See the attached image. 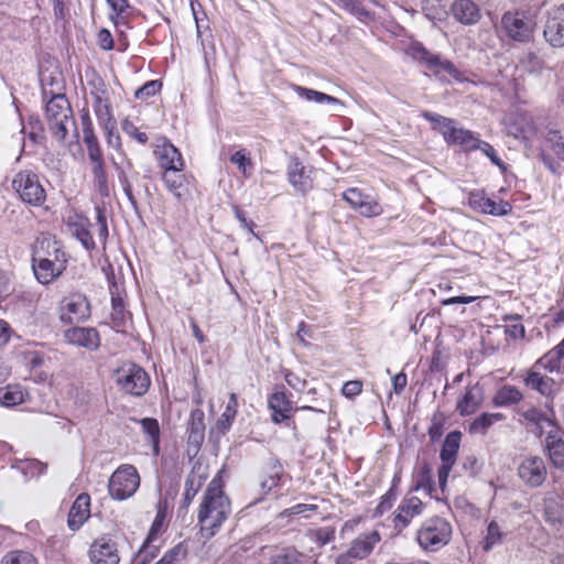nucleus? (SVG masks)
<instances>
[{
  "label": "nucleus",
  "instance_id": "1",
  "mask_svg": "<svg viewBox=\"0 0 564 564\" xmlns=\"http://www.w3.org/2000/svg\"><path fill=\"white\" fill-rule=\"evenodd\" d=\"M223 487L220 470L205 490L197 511V520L205 538L214 536L231 512L230 500Z\"/></svg>",
  "mask_w": 564,
  "mask_h": 564
},
{
  "label": "nucleus",
  "instance_id": "2",
  "mask_svg": "<svg viewBox=\"0 0 564 564\" xmlns=\"http://www.w3.org/2000/svg\"><path fill=\"white\" fill-rule=\"evenodd\" d=\"M67 258L61 243L48 235L36 238L32 249V268L37 281L48 284L66 269Z\"/></svg>",
  "mask_w": 564,
  "mask_h": 564
},
{
  "label": "nucleus",
  "instance_id": "3",
  "mask_svg": "<svg viewBox=\"0 0 564 564\" xmlns=\"http://www.w3.org/2000/svg\"><path fill=\"white\" fill-rule=\"evenodd\" d=\"M421 116L438 131L449 145H459L464 151H475L478 135L460 127L455 120L431 111H423Z\"/></svg>",
  "mask_w": 564,
  "mask_h": 564
},
{
  "label": "nucleus",
  "instance_id": "4",
  "mask_svg": "<svg viewBox=\"0 0 564 564\" xmlns=\"http://www.w3.org/2000/svg\"><path fill=\"white\" fill-rule=\"evenodd\" d=\"M45 113L53 137L59 142L65 141L69 127L75 128L70 105L65 96H53L46 104Z\"/></svg>",
  "mask_w": 564,
  "mask_h": 564
},
{
  "label": "nucleus",
  "instance_id": "5",
  "mask_svg": "<svg viewBox=\"0 0 564 564\" xmlns=\"http://www.w3.org/2000/svg\"><path fill=\"white\" fill-rule=\"evenodd\" d=\"M452 535V527L443 518L434 517L423 522L416 533V540L425 551H437L446 545Z\"/></svg>",
  "mask_w": 564,
  "mask_h": 564
},
{
  "label": "nucleus",
  "instance_id": "6",
  "mask_svg": "<svg viewBox=\"0 0 564 564\" xmlns=\"http://www.w3.org/2000/svg\"><path fill=\"white\" fill-rule=\"evenodd\" d=\"M117 386L126 393L141 397L150 387V378L145 370L133 362H126L113 373Z\"/></svg>",
  "mask_w": 564,
  "mask_h": 564
},
{
  "label": "nucleus",
  "instance_id": "7",
  "mask_svg": "<svg viewBox=\"0 0 564 564\" xmlns=\"http://www.w3.org/2000/svg\"><path fill=\"white\" fill-rule=\"evenodd\" d=\"M140 486V476L132 465H121L111 475L108 481V491L115 500H126L134 495Z\"/></svg>",
  "mask_w": 564,
  "mask_h": 564
},
{
  "label": "nucleus",
  "instance_id": "8",
  "mask_svg": "<svg viewBox=\"0 0 564 564\" xmlns=\"http://www.w3.org/2000/svg\"><path fill=\"white\" fill-rule=\"evenodd\" d=\"M12 186L26 204L40 206L45 202V189L41 185L39 176L32 171L19 172L12 181Z\"/></svg>",
  "mask_w": 564,
  "mask_h": 564
},
{
  "label": "nucleus",
  "instance_id": "9",
  "mask_svg": "<svg viewBox=\"0 0 564 564\" xmlns=\"http://www.w3.org/2000/svg\"><path fill=\"white\" fill-rule=\"evenodd\" d=\"M90 315V305L84 294L72 293L59 304V318L65 324L80 323Z\"/></svg>",
  "mask_w": 564,
  "mask_h": 564
},
{
  "label": "nucleus",
  "instance_id": "10",
  "mask_svg": "<svg viewBox=\"0 0 564 564\" xmlns=\"http://www.w3.org/2000/svg\"><path fill=\"white\" fill-rule=\"evenodd\" d=\"M501 25L507 35L514 41L525 42L531 37L534 22L524 12H506L501 19Z\"/></svg>",
  "mask_w": 564,
  "mask_h": 564
},
{
  "label": "nucleus",
  "instance_id": "11",
  "mask_svg": "<svg viewBox=\"0 0 564 564\" xmlns=\"http://www.w3.org/2000/svg\"><path fill=\"white\" fill-rule=\"evenodd\" d=\"M100 127L105 132L107 144L110 148L117 150L119 152V154L123 156V161L126 162V167L120 165L119 163H117L115 160H113V164H115L117 171L119 172V180L121 182V185H122V188H123L126 195L128 196V198L131 202H133L131 185H130L127 174H126V169H131L132 163L129 159L126 158V154L122 151L121 138H120L119 133L117 132V122L115 120V121H111V123L109 122V123L102 124Z\"/></svg>",
  "mask_w": 564,
  "mask_h": 564
},
{
  "label": "nucleus",
  "instance_id": "12",
  "mask_svg": "<svg viewBox=\"0 0 564 564\" xmlns=\"http://www.w3.org/2000/svg\"><path fill=\"white\" fill-rule=\"evenodd\" d=\"M543 35L551 46H564V3L552 8L547 12Z\"/></svg>",
  "mask_w": 564,
  "mask_h": 564
},
{
  "label": "nucleus",
  "instance_id": "13",
  "mask_svg": "<svg viewBox=\"0 0 564 564\" xmlns=\"http://www.w3.org/2000/svg\"><path fill=\"white\" fill-rule=\"evenodd\" d=\"M425 509V503L416 497H404L395 510L393 518V528L401 532L410 525L411 521L421 516Z\"/></svg>",
  "mask_w": 564,
  "mask_h": 564
},
{
  "label": "nucleus",
  "instance_id": "14",
  "mask_svg": "<svg viewBox=\"0 0 564 564\" xmlns=\"http://www.w3.org/2000/svg\"><path fill=\"white\" fill-rule=\"evenodd\" d=\"M93 564H118L120 555L117 543L108 536L96 539L88 551Z\"/></svg>",
  "mask_w": 564,
  "mask_h": 564
},
{
  "label": "nucleus",
  "instance_id": "15",
  "mask_svg": "<svg viewBox=\"0 0 564 564\" xmlns=\"http://www.w3.org/2000/svg\"><path fill=\"white\" fill-rule=\"evenodd\" d=\"M154 154L159 164L166 172H181L184 167V161L181 152L166 139L158 140Z\"/></svg>",
  "mask_w": 564,
  "mask_h": 564
},
{
  "label": "nucleus",
  "instance_id": "16",
  "mask_svg": "<svg viewBox=\"0 0 564 564\" xmlns=\"http://www.w3.org/2000/svg\"><path fill=\"white\" fill-rule=\"evenodd\" d=\"M343 197L354 209L365 217H376L383 212L378 202L362 194L357 188H348L344 192Z\"/></svg>",
  "mask_w": 564,
  "mask_h": 564
},
{
  "label": "nucleus",
  "instance_id": "17",
  "mask_svg": "<svg viewBox=\"0 0 564 564\" xmlns=\"http://www.w3.org/2000/svg\"><path fill=\"white\" fill-rule=\"evenodd\" d=\"M534 368L546 370L556 381L564 380V338L562 341L542 356L535 364Z\"/></svg>",
  "mask_w": 564,
  "mask_h": 564
},
{
  "label": "nucleus",
  "instance_id": "18",
  "mask_svg": "<svg viewBox=\"0 0 564 564\" xmlns=\"http://www.w3.org/2000/svg\"><path fill=\"white\" fill-rule=\"evenodd\" d=\"M520 478L532 487L541 486L546 478V467L541 457L525 458L519 466Z\"/></svg>",
  "mask_w": 564,
  "mask_h": 564
},
{
  "label": "nucleus",
  "instance_id": "19",
  "mask_svg": "<svg viewBox=\"0 0 564 564\" xmlns=\"http://www.w3.org/2000/svg\"><path fill=\"white\" fill-rule=\"evenodd\" d=\"M163 521L164 516L159 512L150 528L143 545L133 558L132 564H148L155 556L158 546L153 545V542L158 539V535L163 528Z\"/></svg>",
  "mask_w": 564,
  "mask_h": 564
},
{
  "label": "nucleus",
  "instance_id": "20",
  "mask_svg": "<svg viewBox=\"0 0 564 564\" xmlns=\"http://www.w3.org/2000/svg\"><path fill=\"white\" fill-rule=\"evenodd\" d=\"M68 344L95 350L100 345L99 334L91 327H72L64 333Z\"/></svg>",
  "mask_w": 564,
  "mask_h": 564
},
{
  "label": "nucleus",
  "instance_id": "21",
  "mask_svg": "<svg viewBox=\"0 0 564 564\" xmlns=\"http://www.w3.org/2000/svg\"><path fill=\"white\" fill-rule=\"evenodd\" d=\"M312 169L304 166L297 158H293L288 166L290 184L299 192L305 193L313 186Z\"/></svg>",
  "mask_w": 564,
  "mask_h": 564
},
{
  "label": "nucleus",
  "instance_id": "22",
  "mask_svg": "<svg viewBox=\"0 0 564 564\" xmlns=\"http://www.w3.org/2000/svg\"><path fill=\"white\" fill-rule=\"evenodd\" d=\"M416 57L425 62L429 68L433 70L436 75L447 74L454 79H462L459 70L448 59H443L438 55L431 54L425 48H419Z\"/></svg>",
  "mask_w": 564,
  "mask_h": 564
},
{
  "label": "nucleus",
  "instance_id": "23",
  "mask_svg": "<svg viewBox=\"0 0 564 564\" xmlns=\"http://www.w3.org/2000/svg\"><path fill=\"white\" fill-rule=\"evenodd\" d=\"M416 57L425 62L429 68L433 70L436 75L447 74L454 79H462L459 70L448 59H443L438 55L431 54L425 48H419Z\"/></svg>",
  "mask_w": 564,
  "mask_h": 564
},
{
  "label": "nucleus",
  "instance_id": "24",
  "mask_svg": "<svg viewBox=\"0 0 564 564\" xmlns=\"http://www.w3.org/2000/svg\"><path fill=\"white\" fill-rule=\"evenodd\" d=\"M469 205L471 208L485 214L495 216L507 215L511 210V206L507 202L497 203L485 196L481 192H473L469 195Z\"/></svg>",
  "mask_w": 564,
  "mask_h": 564
},
{
  "label": "nucleus",
  "instance_id": "25",
  "mask_svg": "<svg viewBox=\"0 0 564 564\" xmlns=\"http://www.w3.org/2000/svg\"><path fill=\"white\" fill-rule=\"evenodd\" d=\"M484 398V389L479 383L468 386L456 403V411L462 416L471 415L480 408Z\"/></svg>",
  "mask_w": 564,
  "mask_h": 564
},
{
  "label": "nucleus",
  "instance_id": "26",
  "mask_svg": "<svg viewBox=\"0 0 564 564\" xmlns=\"http://www.w3.org/2000/svg\"><path fill=\"white\" fill-rule=\"evenodd\" d=\"M520 414L527 421L528 425L539 429L540 433H543L546 427H550V430L556 427L554 423V411L549 403H546L545 411L531 406L521 411Z\"/></svg>",
  "mask_w": 564,
  "mask_h": 564
},
{
  "label": "nucleus",
  "instance_id": "27",
  "mask_svg": "<svg viewBox=\"0 0 564 564\" xmlns=\"http://www.w3.org/2000/svg\"><path fill=\"white\" fill-rule=\"evenodd\" d=\"M89 507V495L80 494L68 512L67 524L72 531H77L87 521L90 516Z\"/></svg>",
  "mask_w": 564,
  "mask_h": 564
},
{
  "label": "nucleus",
  "instance_id": "28",
  "mask_svg": "<svg viewBox=\"0 0 564 564\" xmlns=\"http://www.w3.org/2000/svg\"><path fill=\"white\" fill-rule=\"evenodd\" d=\"M451 10L454 18L466 25L475 24L480 19V10L471 0H455Z\"/></svg>",
  "mask_w": 564,
  "mask_h": 564
},
{
  "label": "nucleus",
  "instance_id": "29",
  "mask_svg": "<svg viewBox=\"0 0 564 564\" xmlns=\"http://www.w3.org/2000/svg\"><path fill=\"white\" fill-rule=\"evenodd\" d=\"M206 479L207 474L204 470L202 471L200 466H195L185 481V490L183 494L184 508H187L192 503Z\"/></svg>",
  "mask_w": 564,
  "mask_h": 564
},
{
  "label": "nucleus",
  "instance_id": "30",
  "mask_svg": "<svg viewBox=\"0 0 564 564\" xmlns=\"http://www.w3.org/2000/svg\"><path fill=\"white\" fill-rule=\"evenodd\" d=\"M93 109L97 117L99 126L111 123L115 121L111 105L107 97L106 90H96L91 93Z\"/></svg>",
  "mask_w": 564,
  "mask_h": 564
},
{
  "label": "nucleus",
  "instance_id": "31",
  "mask_svg": "<svg viewBox=\"0 0 564 564\" xmlns=\"http://www.w3.org/2000/svg\"><path fill=\"white\" fill-rule=\"evenodd\" d=\"M379 541L380 536L377 531L361 534L352 541L349 547L350 554L358 560L365 558L371 553Z\"/></svg>",
  "mask_w": 564,
  "mask_h": 564
},
{
  "label": "nucleus",
  "instance_id": "32",
  "mask_svg": "<svg viewBox=\"0 0 564 564\" xmlns=\"http://www.w3.org/2000/svg\"><path fill=\"white\" fill-rule=\"evenodd\" d=\"M269 408L273 411L272 420L275 423H281L289 417L292 403L283 391H275L269 398Z\"/></svg>",
  "mask_w": 564,
  "mask_h": 564
},
{
  "label": "nucleus",
  "instance_id": "33",
  "mask_svg": "<svg viewBox=\"0 0 564 564\" xmlns=\"http://www.w3.org/2000/svg\"><path fill=\"white\" fill-rule=\"evenodd\" d=\"M545 521L553 527L556 533L564 532V506L554 499L545 501Z\"/></svg>",
  "mask_w": 564,
  "mask_h": 564
},
{
  "label": "nucleus",
  "instance_id": "34",
  "mask_svg": "<svg viewBox=\"0 0 564 564\" xmlns=\"http://www.w3.org/2000/svg\"><path fill=\"white\" fill-rule=\"evenodd\" d=\"M534 368L528 372L524 378V383L528 388L540 392L544 397H549L553 392V384L556 381L555 378L544 377Z\"/></svg>",
  "mask_w": 564,
  "mask_h": 564
},
{
  "label": "nucleus",
  "instance_id": "35",
  "mask_svg": "<svg viewBox=\"0 0 564 564\" xmlns=\"http://www.w3.org/2000/svg\"><path fill=\"white\" fill-rule=\"evenodd\" d=\"M130 319V313L126 311L122 297L111 292V323L117 332H124Z\"/></svg>",
  "mask_w": 564,
  "mask_h": 564
},
{
  "label": "nucleus",
  "instance_id": "36",
  "mask_svg": "<svg viewBox=\"0 0 564 564\" xmlns=\"http://www.w3.org/2000/svg\"><path fill=\"white\" fill-rule=\"evenodd\" d=\"M546 448L552 463L562 467L564 465V440L557 436L556 427L547 431Z\"/></svg>",
  "mask_w": 564,
  "mask_h": 564
},
{
  "label": "nucleus",
  "instance_id": "37",
  "mask_svg": "<svg viewBox=\"0 0 564 564\" xmlns=\"http://www.w3.org/2000/svg\"><path fill=\"white\" fill-rule=\"evenodd\" d=\"M205 414L202 410L196 409L191 413V423L188 427V443L198 447L205 435Z\"/></svg>",
  "mask_w": 564,
  "mask_h": 564
},
{
  "label": "nucleus",
  "instance_id": "38",
  "mask_svg": "<svg viewBox=\"0 0 564 564\" xmlns=\"http://www.w3.org/2000/svg\"><path fill=\"white\" fill-rule=\"evenodd\" d=\"M339 7L355 15L359 20L368 19L371 17L367 4L379 6L377 0H335Z\"/></svg>",
  "mask_w": 564,
  "mask_h": 564
},
{
  "label": "nucleus",
  "instance_id": "39",
  "mask_svg": "<svg viewBox=\"0 0 564 564\" xmlns=\"http://www.w3.org/2000/svg\"><path fill=\"white\" fill-rule=\"evenodd\" d=\"M505 419L502 413H482L469 424L468 431L470 434L484 435L496 422Z\"/></svg>",
  "mask_w": 564,
  "mask_h": 564
},
{
  "label": "nucleus",
  "instance_id": "40",
  "mask_svg": "<svg viewBox=\"0 0 564 564\" xmlns=\"http://www.w3.org/2000/svg\"><path fill=\"white\" fill-rule=\"evenodd\" d=\"M293 90L297 94V96L308 101H314L317 104H332L339 107H344V104L339 99L311 88L294 85Z\"/></svg>",
  "mask_w": 564,
  "mask_h": 564
},
{
  "label": "nucleus",
  "instance_id": "41",
  "mask_svg": "<svg viewBox=\"0 0 564 564\" xmlns=\"http://www.w3.org/2000/svg\"><path fill=\"white\" fill-rule=\"evenodd\" d=\"M460 432L454 431L451 432L444 441V444L441 449V460L446 463L455 464L459 443H460Z\"/></svg>",
  "mask_w": 564,
  "mask_h": 564
},
{
  "label": "nucleus",
  "instance_id": "42",
  "mask_svg": "<svg viewBox=\"0 0 564 564\" xmlns=\"http://www.w3.org/2000/svg\"><path fill=\"white\" fill-rule=\"evenodd\" d=\"M523 395L520 390L513 386H503L495 394L492 402L496 406H508L517 404Z\"/></svg>",
  "mask_w": 564,
  "mask_h": 564
},
{
  "label": "nucleus",
  "instance_id": "43",
  "mask_svg": "<svg viewBox=\"0 0 564 564\" xmlns=\"http://www.w3.org/2000/svg\"><path fill=\"white\" fill-rule=\"evenodd\" d=\"M24 400V392L19 384H8L0 388V402L4 406H13L22 403Z\"/></svg>",
  "mask_w": 564,
  "mask_h": 564
},
{
  "label": "nucleus",
  "instance_id": "44",
  "mask_svg": "<svg viewBox=\"0 0 564 564\" xmlns=\"http://www.w3.org/2000/svg\"><path fill=\"white\" fill-rule=\"evenodd\" d=\"M237 408H238V397L236 393H231L229 395V401L226 405V409L217 423V427L220 431L225 432L230 429L231 423L234 422V420L237 415Z\"/></svg>",
  "mask_w": 564,
  "mask_h": 564
},
{
  "label": "nucleus",
  "instance_id": "45",
  "mask_svg": "<svg viewBox=\"0 0 564 564\" xmlns=\"http://www.w3.org/2000/svg\"><path fill=\"white\" fill-rule=\"evenodd\" d=\"M505 535L506 532L503 531L502 525L497 520H491L487 528L484 550L489 551L495 545L500 544Z\"/></svg>",
  "mask_w": 564,
  "mask_h": 564
},
{
  "label": "nucleus",
  "instance_id": "46",
  "mask_svg": "<svg viewBox=\"0 0 564 564\" xmlns=\"http://www.w3.org/2000/svg\"><path fill=\"white\" fill-rule=\"evenodd\" d=\"M139 423L141 424L143 433L149 436V440L152 443L154 451L158 452L160 440V426L158 420L152 417H145L140 420Z\"/></svg>",
  "mask_w": 564,
  "mask_h": 564
},
{
  "label": "nucleus",
  "instance_id": "47",
  "mask_svg": "<svg viewBox=\"0 0 564 564\" xmlns=\"http://www.w3.org/2000/svg\"><path fill=\"white\" fill-rule=\"evenodd\" d=\"M0 564H39L37 560L26 551L15 550L8 552Z\"/></svg>",
  "mask_w": 564,
  "mask_h": 564
},
{
  "label": "nucleus",
  "instance_id": "48",
  "mask_svg": "<svg viewBox=\"0 0 564 564\" xmlns=\"http://www.w3.org/2000/svg\"><path fill=\"white\" fill-rule=\"evenodd\" d=\"M521 319L520 315H507L503 317L505 322H513L505 326V334L511 339H520L525 335V329L522 324L519 323Z\"/></svg>",
  "mask_w": 564,
  "mask_h": 564
},
{
  "label": "nucleus",
  "instance_id": "49",
  "mask_svg": "<svg viewBox=\"0 0 564 564\" xmlns=\"http://www.w3.org/2000/svg\"><path fill=\"white\" fill-rule=\"evenodd\" d=\"M87 149V154L93 165L102 164V151L99 147V142L96 135L83 138Z\"/></svg>",
  "mask_w": 564,
  "mask_h": 564
},
{
  "label": "nucleus",
  "instance_id": "50",
  "mask_svg": "<svg viewBox=\"0 0 564 564\" xmlns=\"http://www.w3.org/2000/svg\"><path fill=\"white\" fill-rule=\"evenodd\" d=\"M163 181L169 188V191L176 197H182L183 187V175L178 174V172H164Z\"/></svg>",
  "mask_w": 564,
  "mask_h": 564
},
{
  "label": "nucleus",
  "instance_id": "51",
  "mask_svg": "<svg viewBox=\"0 0 564 564\" xmlns=\"http://www.w3.org/2000/svg\"><path fill=\"white\" fill-rule=\"evenodd\" d=\"M303 556L293 549H285L276 553L271 564H301Z\"/></svg>",
  "mask_w": 564,
  "mask_h": 564
},
{
  "label": "nucleus",
  "instance_id": "52",
  "mask_svg": "<svg viewBox=\"0 0 564 564\" xmlns=\"http://www.w3.org/2000/svg\"><path fill=\"white\" fill-rule=\"evenodd\" d=\"M91 172L94 175V181L96 183V186L98 187L99 193L102 196L109 195V187H108V181L107 175L105 171V163L93 165Z\"/></svg>",
  "mask_w": 564,
  "mask_h": 564
},
{
  "label": "nucleus",
  "instance_id": "53",
  "mask_svg": "<svg viewBox=\"0 0 564 564\" xmlns=\"http://www.w3.org/2000/svg\"><path fill=\"white\" fill-rule=\"evenodd\" d=\"M478 144H476L475 150H480L496 166L500 167L501 170H506V165L503 161L498 156L496 150L491 144H489L486 141H482L478 139Z\"/></svg>",
  "mask_w": 564,
  "mask_h": 564
},
{
  "label": "nucleus",
  "instance_id": "54",
  "mask_svg": "<svg viewBox=\"0 0 564 564\" xmlns=\"http://www.w3.org/2000/svg\"><path fill=\"white\" fill-rule=\"evenodd\" d=\"M546 142L554 152V154L564 161V137L558 131H550L546 137Z\"/></svg>",
  "mask_w": 564,
  "mask_h": 564
},
{
  "label": "nucleus",
  "instance_id": "55",
  "mask_svg": "<svg viewBox=\"0 0 564 564\" xmlns=\"http://www.w3.org/2000/svg\"><path fill=\"white\" fill-rule=\"evenodd\" d=\"M121 129L127 135L133 138L141 144H145L149 140L147 133L139 131L135 124L127 118L122 120Z\"/></svg>",
  "mask_w": 564,
  "mask_h": 564
},
{
  "label": "nucleus",
  "instance_id": "56",
  "mask_svg": "<svg viewBox=\"0 0 564 564\" xmlns=\"http://www.w3.org/2000/svg\"><path fill=\"white\" fill-rule=\"evenodd\" d=\"M282 467L273 465L270 474L261 481V488L264 492H269L272 488L276 487L280 481Z\"/></svg>",
  "mask_w": 564,
  "mask_h": 564
},
{
  "label": "nucleus",
  "instance_id": "57",
  "mask_svg": "<svg viewBox=\"0 0 564 564\" xmlns=\"http://www.w3.org/2000/svg\"><path fill=\"white\" fill-rule=\"evenodd\" d=\"M395 499H397V492L394 491L393 488H391L388 492H386L381 497V500H380L379 505L375 509V516L380 517L384 512L390 510L392 508L393 502L395 501Z\"/></svg>",
  "mask_w": 564,
  "mask_h": 564
},
{
  "label": "nucleus",
  "instance_id": "58",
  "mask_svg": "<svg viewBox=\"0 0 564 564\" xmlns=\"http://www.w3.org/2000/svg\"><path fill=\"white\" fill-rule=\"evenodd\" d=\"M161 88V84L158 80H150L140 87L134 96L137 99L145 100L149 97L154 96Z\"/></svg>",
  "mask_w": 564,
  "mask_h": 564
},
{
  "label": "nucleus",
  "instance_id": "59",
  "mask_svg": "<svg viewBox=\"0 0 564 564\" xmlns=\"http://www.w3.org/2000/svg\"><path fill=\"white\" fill-rule=\"evenodd\" d=\"M230 162L236 164L238 169L247 175V166L251 167L252 163L245 150H239L230 156Z\"/></svg>",
  "mask_w": 564,
  "mask_h": 564
},
{
  "label": "nucleus",
  "instance_id": "60",
  "mask_svg": "<svg viewBox=\"0 0 564 564\" xmlns=\"http://www.w3.org/2000/svg\"><path fill=\"white\" fill-rule=\"evenodd\" d=\"M80 122L84 138L96 135L89 111L86 108L82 110Z\"/></svg>",
  "mask_w": 564,
  "mask_h": 564
},
{
  "label": "nucleus",
  "instance_id": "61",
  "mask_svg": "<svg viewBox=\"0 0 564 564\" xmlns=\"http://www.w3.org/2000/svg\"><path fill=\"white\" fill-rule=\"evenodd\" d=\"M443 416L441 414H435L432 419V423L429 427V435L432 440H436L443 434Z\"/></svg>",
  "mask_w": 564,
  "mask_h": 564
},
{
  "label": "nucleus",
  "instance_id": "62",
  "mask_svg": "<svg viewBox=\"0 0 564 564\" xmlns=\"http://www.w3.org/2000/svg\"><path fill=\"white\" fill-rule=\"evenodd\" d=\"M335 538V531L334 529L329 528H322L315 531V540L318 543V545L323 546L330 541H333Z\"/></svg>",
  "mask_w": 564,
  "mask_h": 564
},
{
  "label": "nucleus",
  "instance_id": "63",
  "mask_svg": "<svg viewBox=\"0 0 564 564\" xmlns=\"http://www.w3.org/2000/svg\"><path fill=\"white\" fill-rule=\"evenodd\" d=\"M362 390V383L358 380L347 381L341 389L345 397L352 398L358 395Z\"/></svg>",
  "mask_w": 564,
  "mask_h": 564
},
{
  "label": "nucleus",
  "instance_id": "64",
  "mask_svg": "<svg viewBox=\"0 0 564 564\" xmlns=\"http://www.w3.org/2000/svg\"><path fill=\"white\" fill-rule=\"evenodd\" d=\"M182 555L180 546L171 549L156 564H175Z\"/></svg>",
  "mask_w": 564,
  "mask_h": 564
}]
</instances>
